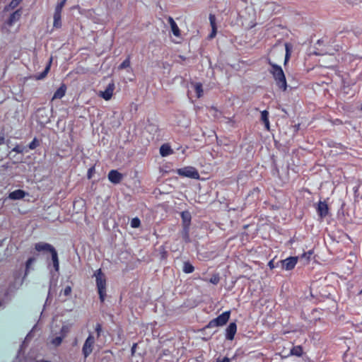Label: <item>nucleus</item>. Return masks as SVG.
<instances>
[{
	"mask_svg": "<svg viewBox=\"0 0 362 362\" xmlns=\"http://www.w3.org/2000/svg\"><path fill=\"white\" fill-rule=\"evenodd\" d=\"M35 250L39 253L46 255L49 254L51 257H46V262L48 268L52 264L55 272L59 270V259L57 250L55 247L45 242H38L35 244Z\"/></svg>",
	"mask_w": 362,
	"mask_h": 362,
	"instance_id": "obj_1",
	"label": "nucleus"
},
{
	"mask_svg": "<svg viewBox=\"0 0 362 362\" xmlns=\"http://www.w3.org/2000/svg\"><path fill=\"white\" fill-rule=\"evenodd\" d=\"M269 72L272 75L278 88L284 91L286 90V78L281 66L279 65H274L273 69H269Z\"/></svg>",
	"mask_w": 362,
	"mask_h": 362,
	"instance_id": "obj_2",
	"label": "nucleus"
},
{
	"mask_svg": "<svg viewBox=\"0 0 362 362\" xmlns=\"http://www.w3.org/2000/svg\"><path fill=\"white\" fill-rule=\"evenodd\" d=\"M95 276L96 286L99 294V298L101 303L105 301L106 296V278L100 269L96 270L94 273Z\"/></svg>",
	"mask_w": 362,
	"mask_h": 362,
	"instance_id": "obj_3",
	"label": "nucleus"
},
{
	"mask_svg": "<svg viewBox=\"0 0 362 362\" xmlns=\"http://www.w3.org/2000/svg\"><path fill=\"white\" fill-rule=\"evenodd\" d=\"M230 316V311H229V310L226 311V312L223 313L222 314H221L220 315H218L217 317L211 320L208 323V325L204 327L203 329L205 330L209 328L223 326L229 320Z\"/></svg>",
	"mask_w": 362,
	"mask_h": 362,
	"instance_id": "obj_4",
	"label": "nucleus"
},
{
	"mask_svg": "<svg viewBox=\"0 0 362 362\" xmlns=\"http://www.w3.org/2000/svg\"><path fill=\"white\" fill-rule=\"evenodd\" d=\"M177 173L180 176L196 180H198L200 177L198 170L192 166H187L177 169Z\"/></svg>",
	"mask_w": 362,
	"mask_h": 362,
	"instance_id": "obj_5",
	"label": "nucleus"
},
{
	"mask_svg": "<svg viewBox=\"0 0 362 362\" xmlns=\"http://www.w3.org/2000/svg\"><path fill=\"white\" fill-rule=\"evenodd\" d=\"M298 257H289L285 259L277 262V264H280L282 269L290 271L294 269L298 262Z\"/></svg>",
	"mask_w": 362,
	"mask_h": 362,
	"instance_id": "obj_6",
	"label": "nucleus"
},
{
	"mask_svg": "<svg viewBox=\"0 0 362 362\" xmlns=\"http://www.w3.org/2000/svg\"><path fill=\"white\" fill-rule=\"evenodd\" d=\"M94 343V337L92 334H89L82 347V354L85 358L92 353Z\"/></svg>",
	"mask_w": 362,
	"mask_h": 362,
	"instance_id": "obj_7",
	"label": "nucleus"
},
{
	"mask_svg": "<svg viewBox=\"0 0 362 362\" xmlns=\"http://www.w3.org/2000/svg\"><path fill=\"white\" fill-rule=\"evenodd\" d=\"M107 176L109 180L115 185L119 184L123 179V175L117 170H111Z\"/></svg>",
	"mask_w": 362,
	"mask_h": 362,
	"instance_id": "obj_8",
	"label": "nucleus"
},
{
	"mask_svg": "<svg viewBox=\"0 0 362 362\" xmlns=\"http://www.w3.org/2000/svg\"><path fill=\"white\" fill-rule=\"evenodd\" d=\"M237 332V325L235 322H230L226 329V339L233 340Z\"/></svg>",
	"mask_w": 362,
	"mask_h": 362,
	"instance_id": "obj_9",
	"label": "nucleus"
},
{
	"mask_svg": "<svg viewBox=\"0 0 362 362\" xmlns=\"http://www.w3.org/2000/svg\"><path fill=\"white\" fill-rule=\"evenodd\" d=\"M22 13V8H18L15 11L10 15L9 18L6 21V24L10 27L12 26L16 22L20 20Z\"/></svg>",
	"mask_w": 362,
	"mask_h": 362,
	"instance_id": "obj_10",
	"label": "nucleus"
},
{
	"mask_svg": "<svg viewBox=\"0 0 362 362\" xmlns=\"http://www.w3.org/2000/svg\"><path fill=\"white\" fill-rule=\"evenodd\" d=\"M318 216L322 218H325L329 212V208L325 202L320 201L316 208Z\"/></svg>",
	"mask_w": 362,
	"mask_h": 362,
	"instance_id": "obj_11",
	"label": "nucleus"
},
{
	"mask_svg": "<svg viewBox=\"0 0 362 362\" xmlns=\"http://www.w3.org/2000/svg\"><path fill=\"white\" fill-rule=\"evenodd\" d=\"M115 89V83L113 82L110 83L104 91H101L100 95L105 100H110L113 94Z\"/></svg>",
	"mask_w": 362,
	"mask_h": 362,
	"instance_id": "obj_12",
	"label": "nucleus"
},
{
	"mask_svg": "<svg viewBox=\"0 0 362 362\" xmlns=\"http://www.w3.org/2000/svg\"><path fill=\"white\" fill-rule=\"evenodd\" d=\"M25 191L22 189H16L8 194V198L12 200H19L25 196Z\"/></svg>",
	"mask_w": 362,
	"mask_h": 362,
	"instance_id": "obj_13",
	"label": "nucleus"
},
{
	"mask_svg": "<svg viewBox=\"0 0 362 362\" xmlns=\"http://www.w3.org/2000/svg\"><path fill=\"white\" fill-rule=\"evenodd\" d=\"M168 21L170 25L171 30L173 35L176 37H179L180 35V30L174 19L172 17L169 16L168 18Z\"/></svg>",
	"mask_w": 362,
	"mask_h": 362,
	"instance_id": "obj_14",
	"label": "nucleus"
},
{
	"mask_svg": "<svg viewBox=\"0 0 362 362\" xmlns=\"http://www.w3.org/2000/svg\"><path fill=\"white\" fill-rule=\"evenodd\" d=\"M66 90V86L64 83H62L60 87L54 92L52 100L61 99L64 96Z\"/></svg>",
	"mask_w": 362,
	"mask_h": 362,
	"instance_id": "obj_15",
	"label": "nucleus"
},
{
	"mask_svg": "<svg viewBox=\"0 0 362 362\" xmlns=\"http://www.w3.org/2000/svg\"><path fill=\"white\" fill-rule=\"evenodd\" d=\"M182 226H189L191 223L192 216L189 211H184L181 213Z\"/></svg>",
	"mask_w": 362,
	"mask_h": 362,
	"instance_id": "obj_16",
	"label": "nucleus"
},
{
	"mask_svg": "<svg viewBox=\"0 0 362 362\" xmlns=\"http://www.w3.org/2000/svg\"><path fill=\"white\" fill-rule=\"evenodd\" d=\"M51 63H52V58L49 59V64L46 66L44 71L40 74L34 75L33 76V78H35V80L44 79L47 76V75L50 69Z\"/></svg>",
	"mask_w": 362,
	"mask_h": 362,
	"instance_id": "obj_17",
	"label": "nucleus"
},
{
	"mask_svg": "<svg viewBox=\"0 0 362 362\" xmlns=\"http://www.w3.org/2000/svg\"><path fill=\"white\" fill-rule=\"evenodd\" d=\"M21 271L16 270L13 272V278L14 279V284H13V285L11 286L12 287H16V285L18 286V287H19L23 284V279L25 277L23 276V278L22 279H21Z\"/></svg>",
	"mask_w": 362,
	"mask_h": 362,
	"instance_id": "obj_18",
	"label": "nucleus"
},
{
	"mask_svg": "<svg viewBox=\"0 0 362 362\" xmlns=\"http://www.w3.org/2000/svg\"><path fill=\"white\" fill-rule=\"evenodd\" d=\"M173 153V149L168 144H164L160 147V154L163 157L171 155Z\"/></svg>",
	"mask_w": 362,
	"mask_h": 362,
	"instance_id": "obj_19",
	"label": "nucleus"
},
{
	"mask_svg": "<svg viewBox=\"0 0 362 362\" xmlns=\"http://www.w3.org/2000/svg\"><path fill=\"white\" fill-rule=\"evenodd\" d=\"M285 49H286V54H285V59L284 65L286 66L290 59L291 52L293 49V45L291 43H285Z\"/></svg>",
	"mask_w": 362,
	"mask_h": 362,
	"instance_id": "obj_20",
	"label": "nucleus"
},
{
	"mask_svg": "<svg viewBox=\"0 0 362 362\" xmlns=\"http://www.w3.org/2000/svg\"><path fill=\"white\" fill-rule=\"evenodd\" d=\"M261 121L264 123L265 129L269 130V112L267 110L261 112Z\"/></svg>",
	"mask_w": 362,
	"mask_h": 362,
	"instance_id": "obj_21",
	"label": "nucleus"
},
{
	"mask_svg": "<svg viewBox=\"0 0 362 362\" xmlns=\"http://www.w3.org/2000/svg\"><path fill=\"white\" fill-rule=\"evenodd\" d=\"M303 351L301 346H294L290 350V355L300 357L303 355Z\"/></svg>",
	"mask_w": 362,
	"mask_h": 362,
	"instance_id": "obj_22",
	"label": "nucleus"
},
{
	"mask_svg": "<svg viewBox=\"0 0 362 362\" xmlns=\"http://www.w3.org/2000/svg\"><path fill=\"white\" fill-rule=\"evenodd\" d=\"M194 266L188 261L185 262L183 264L182 271L186 274H191L194 272Z\"/></svg>",
	"mask_w": 362,
	"mask_h": 362,
	"instance_id": "obj_23",
	"label": "nucleus"
},
{
	"mask_svg": "<svg viewBox=\"0 0 362 362\" xmlns=\"http://www.w3.org/2000/svg\"><path fill=\"white\" fill-rule=\"evenodd\" d=\"M54 23L53 26L56 28H60L62 27L61 14L54 13Z\"/></svg>",
	"mask_w": 362,
	"mask_h": 362,
	"instance_id": "obj_24",
	"label": "nucleus"
},
{
	"mask_svg": "<svg viewBox=\"0 0 362 362\" xmlns=\"http://www.w3.org/2000/svg\"><path fill=\"white\" fill-rule=\"evenodd\" d=\"M112 359V352L110 351H105L103 352L100 358L101 362H110Z\"/></svg>",
	"mask_w": 362,
	"mask_h": 362,
	"instance_id": "obj_25",
	"label": "nucleus"
},
{
	"mask_svg": "<svg viewBox=\"0 0 362 362\" xmlns=\"http://www.w3.org/2000/svg\"><path fill=\"white\" fill-rule=\"evenodd\" d=\"M194 90L197 93V98H201L203 95V87L201 83H195L194 84Z\"/></svg>",
	"mask_w": 362,
	"mask_h": 362,
	"instance_id": "obj_26",
	"label": "nucleus"
},
{
	"mask_svg": "<svg viewBox=\"0 0 362 362\" xmlns=\"http://www.w3.org/2000/svg\"><path fill=\"white\" fill-rule=\"evenodd\" d=\"M65 337L66 334H60L59 336L53 338L51 342L54 346H58L62 344V341Z\"/></svg>",
	"mask_w": 362,
	"mask_h": 362,
	"instance_id": "obj_27",
	"label": "nucleus"
},
{
	"mask_svg": "<svg viewBox=\"0 0 362 362\" xmlns=\"http://www.w3.org/2000/svg\"><path fill=\"white\" fill-rule=\"evenodd\" d=\"M36 261V259L35 257H29L28 259V260L26 261L25 262V274H24V277H25L28 273V271H29V269H30V267L31 266L32 264H33Z\"/></svg>",
	"mask_w": 362,
	"mask_h": 362,
	"instance_id": "obj_28",
	"label": "nucleus"
},
{
	"mask_svg": "<svg viewBox=\"0 0 362 362\" xmlns=\"http://www.w3.org/2000/svg\"><path fill=\"white\" fill-rule=\"evenodd\" d=\"M189 226H183V229L182 231V236L185 240V242H189Z\"/></svg>",
	"mask_w": 362,
	"mask_h": 362,
	"instance_id": "obj_29",
	"label": "nucleus"
},
{
	"mask_svg": "<svg viewBox=\"0 0 362 362\" xmlns=\"http://www.w3.org/2000/svg\"><path fill=\"white\" fill-rule=\"evenodd\" d=\"M21 2V0H12L10 4L5 6L4 11H7L9 9H13Z\"/></svg>",
	"mask_w": 362,
	"mask_h": 362,
	"instance_id": "obj_30",
	"label": "nucleus"
},
{
	"mask_svg": "<svg viewBox=\"0 0 362 362\" xmlns=\"http://www.w3.org/2000/svg\"><path fill=\"white\" fill-rule=\"evenodd\" d=\"M66 1L67 0H59V2L57 3L55 7L54 13L61 14L62 8L65 5Z\"/></svg>",
	"mask_w": 362,
	"mask_h": 362,
	"instance_id": "obj_31",
	"label": "nucleus"
},
{
	"mask_svg": "<svg viewBox=\"0 0 362 362\" xmlns=\"http://www.w3.org/2000/svg\"><path fill=\"white\" fill-rule=\"evenodd\" d=\"M40 141L36 138L35 137L33 139V140L28 145V148L30 149V150H34L35 149L37 146H40Z\"/></svg>",
	"mask_w": 362,
	"mask_h": 362,
	"instance_id": "obj_32",
	"label": "nucleus"
},
{
	"mask_svg": "<svg viewBox=\"0 0 362 362\" xmlns=\"http://www.w3.org/2000/svg\"><path fill=\"white\" fill-rule=\"evenodd\" d=\"M12 151L16 152L18 153H23L24 151H26V148L23 146L17 144L13 149Z\"/></svg>",
	"mask_w": 362,
	"mask_h": 362,
	"instance_id": "obj_33",
	"label": "nucleus"
},
{
	"mask_svg": "<svg viewBox=\"0 0 362 362\" xmlns=\"http://www.w3.org/2000/svg\"><path fill=\"white\" fill-rule=\"evenodd\" d=\"M130 66V59L127 58L119 66V69H124Z\"/></svg>",
	"mask_w": 362,
	"mask_h": 362,
	"instance_id": "obj_34",
	"label": "nucleus"
},
{
	"mask_svg": "<svg viewBox=\"0 0 362 362\" xmlns=\"http://www.w3.org/2000/svg\"><path fill=\"white\" fill-rule=\"evenodd\" d=\"M140 224H141V221L139 218H132V220L131 221V227L136 228L139 227Z\"/></svg>",
	"mask_w": 362,
	"mask_h": 362,
	"instance_id": "obj_35",
	"label": "nucleus"
},
{
	"mask_svg": "<svg viewBox=\"0 0 362 362\" xmlns=\"http://www.w3.org/2000/svg\"><path fill=\"white\" fill-rule=\"evenodd\" d=\"M209 21H210V25L211 26V28H217L216 23V16L214 14H211V13L209 14Z\"/></svg>",
	"mask_w": 362,
	"mask_h": 362,
	"instance_id": "obj_36",
	"label": "nucleus"
},
{
	"mask_svg": "<svg viewBox=\"0 0 362 362\" xmlns=\"http://www.w3.org/2000/svg\"><path fill=\"white\" fill-rule=\"evenodd\" d=\"M220 278L218 274L212 276V277L210 279V282L213 284H217L219 282Z\"/></svg>",
	"mask_w": 362,
	"mask_h": 362,
	"instance_id": "obj_37",
	"label": "nucleus"
},
{
	"mask_svg": "<svg viewBox=\"0 0 362 362\" xmlns=\"http://www.w3.org/2000/svg\"><path fill=\"white\" fill-rule=\"evenodd\" d=\"M95 330L97 333V337H99L100 336L102 332V325L100 323H97L95 325Z\"/></svg>",
	"mask_w": 362,
	"mask_h": 362,
	"instance_id": "obj_38",
	"label": "nucleus"
},
{
	"mask_svg": "<svg viewBox=\"0 0 362 362\" xmlns=\"http://www.w3.org/2000/svg\"><path fill=\"white\" fill-rule=\"evenodd\" d=\"M273 175H279V170L275 162L273 163V169L272 170Z\"/></svg>",
	"mask_w": 362,
	"mask_h": 362,
	"instance_id": "obj_39",
	"label": "nucleus"
},
{
	"mask_svg": "<svg viewBox=\"0 0 362 362\" xmlns=\"http://www.w3.org/2000/svg\"><path fill=\"white\" fill-rule=\"evenodd\" d=\"M94 173H95V167L92 166L88 170V173H87L88 179H90Z\"/></svg>",
	"mask_w": 362,
	"mask_h": 362,
	"instance_id": "obj_40",
	"label": "nucleus"
},
{
	"mask_svg": "<svg viewBox=\"0 0 362 362\" xmlns=\"http://www.w3.org/2000/svg\"><path fill=\"white\" fill-rule=\"evenodd\" d=\"M160 256L162 259H165L168 256V252L163 247H160Z\"/></svg>",
	"mask_w": 362,
	"mask_h": 362,
	"instance_id": "obj_41",
	"label": "nucleus"
},
{
	"mask_svg": "<svg viewBox=\"0 0 362 362\" xmlns=\"http://www.w3.org/2000/svg\"><path fill=\"white\" fill-rule=\"evenodd\" d=\"M279 265V264H277V262L275 264V262H274V259H272V260H270V261L269 262V263H268V267H269L271 269H274V268H275V267H278Z\"/></svg>",
	"mask_w": 362,
	"mask_h": 362,
	"instance_id": "obj_42",
	"label": "nucleus"
},
{
	"mask_svg": "<svg viewBox=\"0 0 362 362\" xmlns=\"http://www.w3.org/2000/svg\"><path fill=\"white\" fill-rule=\"evenodd\" d=\"M235 356H233L232 358H229L228 357H224L222 359H221L220 358H218L216 361V362H230V361L234 358Z\"/></svg>",
	"mask_w": 362,
	"mask_h": 362,
	"instance_id": "obj_43",
	"label": "nucleus"
},
{
	"mask_svg": "<svg viewBox=\"0 0 362 362\" xmlns=\"http://www.w3.org/2000/svg\"><path fill=\"white\" fill-rule=\"evenodd\" d=\"M71 286H67L64 289V295L65 296H68L71 294Z\"/></svg>",
	"mask_w": 362,
	"mask_h": 362,
	"instance_id": "obj_44",
	"label": "nucleus"
},
{
	"mask_svg": "<svg viewBox=\"0 0 362 362\" xmlns=\"http://www.w3.org/2000/svg\"><path fill=\"white\" fill-rule=\"evenodd\" d=\"M216 33H217V28H211V32L209 34V37L211 39L214 38L216 36Z\"/></svg>",
	"mask_w": 362,
	"mask_h": 362,
	"instance_id": "obj_45",
	"label": "nucleus"
},
{
	"mask_svg": "<svg viewBox=\"0 0 362 362\" xmlns=\"http://www.w3.org/2000/svg\"><path fill=\"white\" fill-rule=\"evenodd\" d=\"M313 254V251L312 250H310L308 251V252H305L302 255L301 257L303 258H306L307 260H309L310 257V255Z\"/></svg>",
	"mask_w": 362,
	"mask_h": 362,
	"instance_id": "obj_46",
	"label": "nucleus"
},
{
	"mask_svg": "<svg viewBox=\"0 0 362 362\" xmlns=\"http://www.w3.org/2000/svg\"><path fill=\"white\" fill-rule=\"evenodd\" d=\"M69 329H68V327L66 326H63L61 329V332H60V334H67Z\"/></svg>",
	"mask_w": 362,
	"mask_h": 362,
	"instance_id": "obj_47",
	"label": "nucleus"
},
{
	"mask_svg": "<svg viewBox=\"0 0 362 362\" xmlns=\"http://www.w3.org/2000/svg\"><path fill=\"white\" fill-rule=\"evenodd\" d=\"M267 63H268V64L271 66V68H270V69H273V67H274V65H277L276 64H275V63L272 62L269 58H267Z\"/></svg>",
	"mask_w": 362,
	"mask_h": 362,
	"instance_id": "obj_48",
	"label": "nucleus"
},
{
	"mask_svg": "<svg viewBox=\"0 0 362 362\" xmlns=\"http://www.w3.org/2000/svg\"><path fill=\"white\" fill-rule=\"evenodd\" d=\"M5 138L4 135L0 136V145L4 144Z\"/></svg>",
	"mask_w": 362,
	"mask_h": 362,
	"instance_id": "obj_49",
	"label": "nucleus"
},
{
	"mask_svg": "<svg viewBox=\"0 0 362 362\" xmlns=\"http://www.w3.org/2000/svg\"><path fill=\"white\" fill-rule=\"evenodd\" d=\"M23 344L21 346V348H20V349H19V350H18V356H20V354H21V351H22V350H23Z\"/></svg>",
	"mask_w": 362,
	"mask_h": 362,
	"instance_id": "obj_50",
	"label": "nucleus"
},
{
	"mask_svg": "<svg viewBox=\"0 0 362 362\" xmlns=\"http://www.w3.org/2000/svg\"><path fill=\"white\" fill-rule=\"evenodd\" d=\"M136 346V344H134V345H133V346H132V353L134 351Z\"/></svg>",
	"mask_w": 362,
	"mask_h": 362,
	"instance_id": "obj_51",
	"label": "nucleus"
},
{
	"mask_svg": "<svg viewBox=\"0 0 362 362\" xmlns=\"http://www.w3.org/2000/svg\"><path fill=\"white\" fill-rule=\"evenodd\" d=\"M314 54H315V55H321V54H322V53H321V52H314Z\"/></svg>",
	"mask_w": 362,
	"mask_h": 362,
	"instance_id": "obj_52",
	"label": "nucleus"
}]
</instances>
